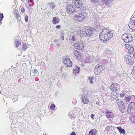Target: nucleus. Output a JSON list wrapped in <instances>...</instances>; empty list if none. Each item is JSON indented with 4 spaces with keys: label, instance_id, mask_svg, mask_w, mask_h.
Masks as SVG:
<instances>
[{
    "label": "nucleus",
    "instance_id": "obj_43",
    "mask_svg": "<svg viewBox=\"0 0 135 135\" xmlns=\"http://www.w3.org/2000/svg\"><path fill=\"white\" fill-rule=\"evenodd\" d=\"M33 0H26V2L27 3H28L29 2H32Z\"/></svg>",
    "mask_w": 135,
    "mask_h": 135
},
{
    "label": "nucleus",
    "instance_id": "obj_28",
    "mask_svg": "<svg viewBox=\"0 0 135 135\" xmlns=\"http://www.w3.org/2000/svg\"><path fill=\"white\" fill-rule=\"evenodd\" d=\"M128 52L131 54L133 53L134 51V49L131 46L128 49Z\"/></svg>",
    "mask_w": 135,
    "mask_h": 135
},
{
    "label": "nucleus",
    "instance_id": "obj_33",
    "mask_svg": "<svg viewBox=\"0 0 135 135\" xmlns=\"http://www.w3.org/2000/svg\"><path fill=\"white\" fill-rule=\"evenodd\" d=\"M131 120L133 123H135V115L131 118Z\"/></svg>",
    "mask_w": 135,
    "mask_h": 135
},
{
    "label": "nucleus",
    "instance_id": "obj_45",
    "mask_svg": "<svg viewBox=\"0 0 135 135\" xmlns=\"http://www.w3.org/2000/svg\"><path fill=\"white\" fill-rule=\"evenodd\" d=\"M38 71H37V70L36 69H35L34 70V73H35V74H36V73H37V72Z\"/></svg>",
    "mask_w": 135,
    "mask_h": 135
},
{
    "label": "nucleus",
    "instance_id": "obj_7",
    "mask_svg": "<svg viewBox=\"0 0 135 135\" xmlns=\"http://www.w3.org/2000/svg\"><path fill=\"white\" fill-rule=\"evenodd\" d=\"M63 62L65 65L67 67H70L72 65V63L68 56H64Z\"/></svg>",
    "mask_w": 135,
    "mask_h": 135
},
{
    "label": "nucleus",
    "instance_id": "obj_51",
    "mask_svg": "<svg viewBox=\"0 0 135 135\" xmlns=\"http://www.w3.org/2000/svg\"><path fill=\"white\" fill-rule=\"evenodd\" d=\"M108 51V50H107L106 51H105L104 52V53L107 54V53L108 52V51Z\"/></svg>",
    "mask_w": 135,
    "mask_h": 135
},
{
    "label": "nucleus",
    "instance_id": "obj_39",
    "mask_svg": "<svg viewBox=\"0 0 135 135\" xmlns=\"http://www.w3.org/2000/svg\"><path fill=\"white\" fill-rule=\"evenodd\" d=\"M91 106V107H94L95 104L93 102H91L90 103V104H89Z\"/></svg>",
    "mask_w": 135,
    "mask_h": 135
},
{
    "label": "nucleus",
    "instance_id": "obj_55",
    "mask_svg": "<svg viewBox=\"0 0 135 135\" xmlns=\"http://www.w3.org/2000/svg\"><path fill=\"white\" fill-rule=\"evenodd\" d=\"M107 128H109V126H108V127H107Z\"/></svg>",
    "mask_w": 135,
    "mask_h": 135
},
{
    "label": "nucleus",
    "instance_id": "obj_53",
    "mask_svg": "<svg viewBox=\"0 0 135 135\" xmlns=\"http://www.w3.org/2000/svg\"><path fill=\"white\" fill-rule=\"evenodd\" d=\"M25 59H23V60H22L23 61H25Z\"/></svg>",
    "mask_w": 135,
    "mask_h": 135
},
{
    "label": "nucleus",
    "instance_id": "obj_2",
    "mask_svg": "<svg viewBox=\"0 0 135 135\" xmlns=\"http://www.w3.org/2000/svg\"><path fill=\"white\" fill-rule=\"evenodd\" d=\"M86 17V13L84 12H80L77 14H75L74 16L75 21L79 22H81L83 21Z\"/></svg>",
    "mask_w": 135,
    "mask_h": 135
},
{
    "label": "nucleus",
    "instance_id": "obj_46",
    "mask_svg": "<svg viewBox=\"0 0 135 135\" xmlns=\"http://www.w3.org/2000/svg\"><path fill=\"white\" fill-rule=\"evenodd\" d=\"M94 115L93 114H91V115H90V117H91V118H93V117H94Z\"/></svg>",
    "mask_w": 135,
    "mask_h": 135
},
{
    "label": "nucleus",
    "instance_id": "obj_50",
    "mask_svg": "<svg viewBox=\"0 0 135 135\" xmlns=\"http://www.w3.org/2000/svg\"><path fill=\"white\" fill-rule=\"evenodd\" d=\"M94 77H93V76L91 77V78H90V80H92L93 79H94Z\"/></svg>",
    "mask_w": 135,
    "mask_h": 135
},
{
    "label": "nucleus",
    "instance_id": "obj_35",
    "mask_svg": "<svg viewBox=\"0 0 135 135\" xmlns=\"http://www.w3.org/2000/svg\"><path fill=\"white\" fill-rule=\"evenodd\" d=\"M25 19L26 22H27L28 21V16L27 15H26L25 17Z\"/></svg>",
    "mask_w": 135,
    "mask_h": 135
},
{
    "label": "nucleus",
    "instance_id": "obj_19",
    "mask_svg": "<svg viewBox=\"0 0 135 135\" xmlns=\"http://www.w3.org/2000/svg\"><path fill=\"white\" fill-rule=\"evenodd\" d=\"M60 20L58 18H57L56 17L53 18L52 20V23L53 24L55 25L59 23Z\"/></svg>",
    "mask_w": 135,
    "mask_h": 135
},
{
    "label": "nucleus",
    "instance_id": "obj_14",
    "mask_svg": "<svg viewBox=\"0 0 135 135\" xmlns=\"http://www.w3.org/2000/svg\"><path fill=\"white\" fill-rule=\"evenodd\" d=\"M76 31L77 34L81 37H85V31H81L80 27H78L76 29Z\"/></svg>",
    "mask_w": 135,
    "mask_h": 135
},
{
    "label": "nucleus",
    "instance_id": "obj_9",
    "mask_svg": "<svg viewBox=\"0 0 135 135\" xmlns=\"http://www.w3.org/2000/svg\"><path fill=\"white\" fill-rule=\"evenodd\" d=\"M127 112L130 114L133 110L135 109V104L134 102L129 103L128 105Z\"/></svg>",
    "mask_w": 135,
    "mask_h": 135
},
{
    "label": "nucleus",
    "instance_id": "obj_12",
    "mask_svg": "<svg viewBox=\"0 0 135 135\" xmlns=\"http://www.w3.org/2000/svg\"><path fill=\"white\" fill-rule=\"evenodd\" d=\"M118 105L119 108L121 112L122 113L126 112V108L123 102L122 101H120L118 104Z\"/></svg>",
    "mask_w": 135,
    "mask_h": 135
},
{
    "label": "nucleus",
    "instance_id": "obj_36",
    "mask_svg": "<svg viewBox=\"0 0 135 135\" xmlns=\"http://www.w3.org/2000/svg\"><path fill=\"white\" fill-rule=\"evenodd\" d=\"M132 71L133 74H135V65L133 66Z\"/></svg>",
    "mask_w": 135,
    "mask_h": 135
},
{
    "label": "nucleus",
    "instance_id": "obj_5",
    "mask_svg": "<svg viewBox=\"0 0 135 135\" xmlns=\"http://www.w3.org/2000/svg\"><path fill=\"white\" fill-rule=\"evenodd\" d=\"M66 9L68 13L70 14L75 13L76 10L75 7L73 4H68L66 6Z\"/></svg>",
    "mask_w": 135,
    "mask_h": 135
},
{
    "label": "nucleus",
    "instance_id": "obj_13",
    "mask_svg": "<svg viewBox=\"0 0 135 135\" xmlns=\"http://www.w3.org/2000/svg\"><path fill=\"white\" fill-rule=\"evenodd\" d=\"M73 52L76 58L78 60H82L83 59V55L79 51L76 50H74Z\"/></svg>",
    "mask_w": 135,
    "mask_h": 135
},
{
    "label": "nucleus",
    "instance_id": "obj_30",
    "mask_svg": "<svg viewBox=\"0 0 135 135\" xmlns=\"http://www.w3.org/2000/svg\"><path fill=\"white\" fill-rule=\"evenodd\" d=\"M34 4L33 2L32 3V4H29L28 6L27 7V8L29 10H31L32 9L31 7Z\"/></svg>",
    "mask_w": 135,
    "mask_h": 135
},
{
    "label": "nucleus",
    "instance_id": "obj_34",
    "mask_svg": "<svg viewBox=\"0 0 135 135\" xmlns=\"http://www.w3.org/2000/svg\"><path fill=\"white\" fill-rule=\"evenodd\" d=\"M124 46L126 47L127 49H128L131 46L128 44H125L124 45Z\"/></svg>",
    "mask_w": 135,
    "mask_h": 135
},
{
    "label": "nucleus",
    "instance_id": "obj_57",
    "mask_svg": "<svg viewBox=\"0 0 135 135\" xmlns=\"http://www.w3.org/2000/svg\"><path fill=\"white\" fill-rule=\"evenodd\" d=\"M62 67L61 68V70H62Z\"/></svg>",
    "mask_w": 135,
    "mask_h": 135
},
{
    "label": "nucleus",
    "instance_id": "obj_16",
    "mask_svg": "<svg viewBox=\"0 0 135 135\" xmlns=\"http://www.w3.org/2000/svg\"><path fill=\"white\" fill-rule=\"evenodd\" d=\"M105 116L107 118H111L114 117V113L111 111L107 110L105 113Z\"/></svg>",
    "mask_w": 135,
    "mask_h": 135
},
{
    "label": "nucleus",
    "instance_id": "obj_27",
    "mask_svg": "<svg viewBox=\"0 0 135 135\" xmlns=\"http://www.w3.org/2000/svg\"><path fill=\"white\" fill-rule=\"evenodd\" d=\"M91 57L90 56H88L85 60V61L86 63L90 62L91 61Z\"/></svg>",
    "mask_w": 135,
    "mask_h": 135
},
{
    "label": "nucleus",
    "instance_id": "obj_49",
    "mask_svg": "<svg viewBox=\"0 0 135 135\" xmlns=\"http://www.w3.org/2000/svg\"><path fill=\"white\" fill-rule=\"evenodd\" d=\"M96 104H97V105H99V102H96Z\"/></svg>",
    "mask_w": 135,
    "mask_h": 135
},
{
    "label": "nucleus",
    "instance_id": "obj_31",
    "mask_svg": "<svg viewBox=\"0 0 135 135\" xmlns=\"http://www.w3.org/2000/svg\"><path fill=\"white\" fill-rule=\"evenodd\" d=\"M49 6H50L51 8H54L55 7V5L53 3H49Z\"/></svg>",
    "mask_w": 135,
    "mask_h": 135
},
{
    "label": "nucleus",
    "instance_id": "obj_38",
    "mask_svg": "<svg viewBox=\"0 0 135 135\" xmlns=\"http://www.w3.org/2000/svg\"><path fill=\"white\" fill-rule=\"evenodd\" d=\"M21 10L22 12L23 13H24L25 11V8L24 7H22L21 8Z\"/></svg>",
    "mask_w": 135,
    "mask_h": 135
},
{
    "label": "nucleus",
    "instance_id": "obj_21",
    "mask_svg": "<svg viewBox=\"0 0 135 135\" xmlns=\"http://www.w3.org/2000/svg\"><path fill=\"white\" fill-rule=\"evenodd\" d=\"M14 14L16 15V18L18 20L20 18L21 19V18L19 15V12L17 10L15 9L13 11Z\"/></svg>",
    "mask_w": 135,
    "mask_h": 135
},
{
    "label": "nucleus",
    "instance_id": "obj_22",
    "mask_svg": "<svg viewBox=\"0 0 135 135\" xmlns=\"http://www.w3.org/2000/svg\"><path fill=\"white\" fill-rule=\"evenodd\" d=\"M129 26L130 29L135 31V22H134V23L129 24Z\"/></svg>",
    "mask_w": 135,
    "mask_h": 135
},
{
    "label": "nucleus",
    "instance_id": "obj_48",
    "mask_svg": "<svg viewBox=\"0 0 135 135\" xmlns=\"http://www.w3.org/2000/svg\"><path fill=\"white\" fill-rule=\"evenodd\" d=\"M90 83L91 84H93V82L92 80H90Z\"/></svg>",
    "mask_w": 135,
    "mask_h": 135
},
{
    "label": "nucleus",
    "instance_id": "obj_25",
    "mask_svg": "<svg viewBox=\"0 0 135 135\" xmlns=\"http://www.w3.org/2000/svg\"><path fill=\"white\" fill-rule=\"evenodd\" d=\"M27 45L26 43H23L22 45V49L23 50L26 51L27 49Z\"/></svg>",
    "mask_w": 135,
    "mask_h": 135
},
{
    "label": "nucleus",
    "instance_id": "obj_15",
    "mask_svg": "<svg viewBox=\"0 0 135 135\" xmlns=\"http://www.w3.org/2000/svg\"><path fill=\"white\" fill-rule=\"evenodd\" d=\"M83 4L82 2L80 0H75L74 2V4L75 7L79 8H81Z\"/></svg>",
    "mask_w": 135,
    "mask_h": 135
},
{
    "label": "nucleus",
    "instance_id": "obj_58",
    "mask_svg": "<svg viewBox=\"0 0 135 135\" xmlns=\"http://www.w3.org/2000/svg\"><path fill=\"white\" fill-rule=\"evenodd\" d=\"M117 98V97H115V99H116Z\"/></svg>",
    "mask_w": 135,
    "mask_h": 135
},
{
    "label": "nucleus",
    "instance_id": "obj_11",
    "mask_svg": "<svg viewBox=\"0 0 135 135\" xmlns=\"http://www.w3.org/2000/svg\"><path fill=\"white\" fill-rule=\"evenodd\" d=\"M74 46L75 49L78 50H81L84 48V45L82 41H81L75 44L74 45Z\"/></svg>",
    "mask_w": 135,
    "mask_h": 135
},
{
    "label": "nucleus",
    "instance_id": "obj_3",
    "mask_svg": "<svg viewBox=\"0 0 135 135\" xmlns=\"http://www.w3.org/2000/svg\"><path fill=\"white\" fill-rule=\"evenodd\" d=\"M104 67L101 63H99L97 65L94 69V73L96 75H98L103 70Z\"/></svg>",
    "mask_w": 135,
    "mask_h": 135
},
{
    "label": "nucleus",
    "instance_id": "obj_1",
    "mask_svg": "<svg viewBox=\"0 0 135 135\" xmlns=\"http://www.w3.org/2000/svg\"><path fill=\"white\" fill-rule=\"evenodd\" d=\"M113 36V32L105 28L103 29L99 35L100 41L104 43H105L108 41Z\"/></svg>",
    "mask_w": 135,
    "mask_h": 135
},
{
    "label": "nucleus",
    "instance_id": "obj_54",
    "mask_svg": "<svg viewBox=\"0 0 135 135\" xmlns=\"http://www.w3.org/2000/svg\"><path fill=\"white\" fill-rule=\"evenodd\" d=\"M25 0H21L23 2H24V1Z\"/></svg>",
    "mask_w": 135,
    "mask_h": 135
},
{
    "label": "nucleus",
    "instance_id": "obj_18",
    "mask_svg": "<svg viewBox=\"0 0 135 135\" xmlns=\"http://www.w3.org/2000/svg\"><path fill=\"white\" fill-rule=\"evenodd\" d=\"M80 68L77 66H76L73 69V73L75 75H76L79 72Z\"/></svg>",
    "mask_w": 135,
    "mask_h": 135
},
{
    "label": "nucleus",
    "instance_id": "obj_44",
    "mask_svg": "<svg viewBox=\"0 0 135 135\" xmlns=\"http://www.w3.org/2000/svg\"><path fill=\"white\" fill-rule=\"evenodd\" d=\"M91 2H96L98 1V0H90Z\"/></svg>",
    "mask_w": 135,
    "mask_h": 135
},
{
    "label": "nucleus",
    "instance_id": "obj_32",
    "mask_svg": "<svg viewBox=\"0 0 135 135\" xmlns=\"http://www.w3.org/2000/svg\"><path fill=\"white\" fill-rule=\"evenodd\" d=\"M3 17V14L2 13L0 14V25L2 23L1 21Z\"/></svg>",
    "mask_w": 135,
    "mask_h": 135
},
{
    "label": "nucleus",
    "instance_id": "obj_59",
    "mask_svg": "<svg viewBox=\"0 0 135 135\" xmlns=\"http://www.w3.org/2000/svg\"><path fill=\"white\" fill-rule=\"evenodd\" d=\"M23 56L24 57H25V55H24V56Z\"/></svg>",
    "mask_w": 135,
    "mask_h": 135
},
{
    "label": "nucleus",
    "instance_id": "obj_6",
    "mask_svg": "<svg viewBox=\"0 0 135 135\" xmlns=\"http://www.w3.org/2000/svg\"><path fill=\"white\" fill-rule=\"evenodd\" d=\"M120 85L117 83H112L109 86L110 89L113 92H115L120 89Z\"/></svg>",
    "mask_w": 135,
    "mask_h": 135
},
{
    "label": "nucleus",
    "instance_id": "obj_42",
    "mask_svg": "<svg viewBox=\"0 0 135 135\" xmlns=\"http://www.w3.org/2000/svg\"><path fill=\"white\" fill-rule=\"evenodd\" d=\"M70 135H76V133L75 132H73L70 134Z\"/></svg>",
    "mask_w": 135,
    "mask_h": 135
},
{
    "label": "nucleus",
    "instance_id": "obj_29",
    "mask_svg": "<svg viewBox=\"0 0 135 135\" xmlns=\"http://www.w3.org/2000/svg\"><path fill=\"white\" fill-rule=\"evenodd\" d=\"M55 105L54 104H52L51 105L50 108V109L52 110H53L55 109Z\"/></svg>",
    "mask_w": 135,
    "mask_h": 135
},
{
    "label": "nucleus",
    "instance_id": "obj_26",
    "mask_svg": "<svg viewBox=\"0 0 135 135\" xmlns=\"http://www.w3.org/2000/svg\"><path fill=\"white\" fill-rule=\"evenodd\" d=\"M21 41L20 40H16L15 42V43L16 44V47H17L21 44Z\"/></svg>",
    "mask_w": 135,
    "mask_h": 135
},
{
    "label": "nucleus",
    "instance_id": "obj_24",
    "mask_svg": "<svg viewBox=\"0 0 135 135\" xmlns=\"http://www.w3.org/2000/svg\"><path fill=\"white\" fill-rule=\"evenodd\" d=\"M96 133V130L92 129L89 133V135H95Z\"/></svg>",
    "mask_w": 135,
    "mask_h": 135
},
{
    "label": "nucleus",
    "instance_id": "obj_10",
    "mask_svg": "<svg viewBox=\"0 0 135 135\" xmlns=\"http://www.w3.org/2000/svg\"><path fill=\"white\" fill-rule=\"evenodd\" d=\"M125 57L126 59V62L129 65H131L133 63V59L130 55H126Z\"/></svg>",
    "mask_w": 135,
    "mask_h": 135
},
{
    "label": "nucleus",
    "instance_id": "obj_23",
    "mask_svg": "<svg viewBox=\"0 0 135 135\" xmlns=\"http://www.w3.org/2000/svg\"><path fill=\"white\" fill-rule=\"evenodd\" d=\"M116 128L120 133L122 134H125V131L124 129L122 128L121 127H117Z\"/></svg>",
    "mask_w": 135,
    "mask_h": 135
},
{
    "label": "nucleus",
    "instance_id": "obj_17",
    "mask_svg": "<svg viewBox=\"0 0 135 135\" xmlns=\"http://www.w3.org/2000/svg\"><path fill=\"white\" fill-rule=\"evenodd\" d=\"M88 96L86 95L83 96L81 97L82 102L83 103L86 104L89 102V100L87 98Z\"/></svg>",
    "mask_w": 135,
    "mask_h": 135
},
{
    "label": "nucleus",
    "instance_id": "obj_52",
    "mask_svg": "<svg viewBox=\"0 0 135 135\" xmlns=\"http://www.w3.org/2000/svg\"><path fill=\"white\" fill-rule=\"evenodd\" d=\"M91 77H89L88 78V79L89 80H90Z\"/></svg>",
    "mask_w": 135,
    "mask_h": 135
},
{
    "label": "nucleus",
    "instance_id": "obj_41",
    "mask_svg": "<svg viewBox=\"0 0 135 135\" xmlns=\"http://www.w3.org/2000/svg\"><path fill=\"white\" fill-rule=\"evenodd\" d=\"M75 36H73L72 37V40L74 41H75Z\"/></svg>",
    "mask_w": 135,
    "mask_h": 135
},
{
    "label": "nucleus",
    "instance_id": "obj_40",
    "mask_svg": "<svg viewBox=\"0 0 135 135\" xmlns=\"http://www.w3.org/2000/svg\"><path fill=\"white\" fill-rule=\"evenodd\" d=\"M61 26L60 25H57L56 26V28L59 29L61 28Z\"/></svg>",
    "mask_w": 135,
    "mask_h": 135
},
{
    "label": "nucleus",
    "instance_id": "obj_4",
    "mask_svg": "<svg viewBox=\"0 0 135 135\" xmlns=\"http://www.w3.org/2000/svg\"><path fill=\"white\" fill-rule=\"evenodd\" d=\"M122 38L124 42L128 43L132 42L133 40V37L131 35L125 33L122 36Z\"/></svg>",
    "mask_w": 135,
    "mask_h": 135
},
{
    "label": "nucleus",
    "instance_id": "obj_56",
    "mask_svg": "<svg viewBox=\"0 0 135 135\" xmlns=\"http://www.w3.org/2000/svg\"><path fill=\"white\" fill-rule=\"evenodd\" d=\"M43 135H47L46 133H45V134H43Z\"/></svg>",
    "mask_w": 135,
    "mask_h": 135
},
{
    "label": "nucleus",
    "instance_id": "obj_20",
    "mask_svg": "<svg viewBox=\"0 0 135 135\" xmlns=\"http://www.w3.org/2000/svg\"><path fill=\"white\" fill-rule=\"evenodd\" d=\"M112 1V0H103V3L104 4L110 6Z\"/></svg>",
    "mask_w": 135,
    "mask_h": 135
},
{
    "label": "nucleus",
    "instance_id": "obj_47",
    "mask_svg": "<svg viewBox=\"0 0 135 135\" xmlns=\"http://www.w3.org/2000/svg\"><path fill=\"white\" fill-rule=\"evenodd\" d=\"M86 9V8L84 7H83V8L82 9L83 10H85Z\"/></svg>",
    "mask_w": 135,
    "mask_h": 135
},
{
    "label": "nucleus",
    "instance_id": "obj_37",
    "mask_svg": "<svg viewBox=\"0 0 135 135\" xmlns=\"http://www.w3.org/2000/svg\"><path fill=\"white\" fill-rule=\"evenodd\" d=\"M119 95L120 97L121 98H122L123 97H124L125 95V94L123 93H122L120 94Z\"/></svg>",
    "mask_w": 135,
    "mask_h": 135
},
{
    "label": "nucleus",
    "instance_id": "obj_8",
    "mask_svg": "<svg viewBox=\"0 0 135 135\" xmlns=\"http://www.w3.org/2000/svg\"><path fill=\"white\" fill-rule=\"evenodd\" d=\"M95 31V29L91 27L89 28L86 29L85 31V37H89Z\"/></svg>",
    "mask_w": 135,
    "mask_h": 135
}]
</instances>
